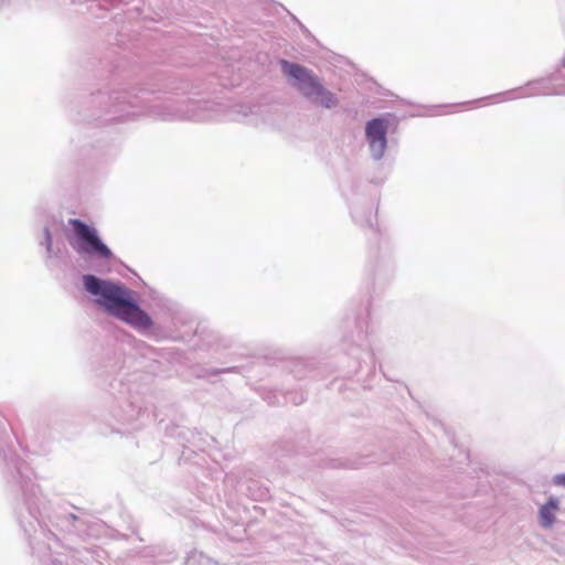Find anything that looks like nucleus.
<instances>
[{
	"instance_id": "obj_1",
	"label": "nucleus",
	"mask_w": 565,
	"mask_h": 565,
	"mask_svg": "<svg viewBox=\"0 0 565 565\" xmlns=\"http://www.w3.org/2000/svg\"><path fill=\"white\" fill-rule=\"evenodd\" d=\"M83 280L85 289L94 296H99L97 302L110 315L135 328H150V317L136 303L129 301L126 288L110 281L100 280L93 275H85Z\"/></svg>"
},
{
	"instance_id": "obj_2",
	"label": "nucleus",
	"mask_w": 565,
	"mask_h": 565,
	"mask_svg": "<svg viewBox=\"0 0 565 565\" xmlns=\"http://www.w3.org/2000/svg\"><path fill=\"white\" fill-rule=\"evenodd\" d=\"M284 72L296 79L295 86L313 103L326 108H332L337 105V98L333 93L326 89L317 76L310 71L298 64L282 62Z\"/></svg>"
},
{
	"instance_id": "obj_3",
	"label": "nucleus",
	"mask_w": 565,
	"mask_h": 565,
	"mask_svg": "<svg viewBox=\"0 0 565 565\" xmlns=\"http://www.w3.org/2000/svg\"><path fill=\"white\" fill-rule=\"evenodd\" d=\"M68 224L72 227L70 244L77 253L95 256L105 260L113 258V252L100 239L95 227L78 218H71Z\"/></svg>"
},
{
	"instance_id": "obj_4",
	"label": "nucleus",
	"mask_w": 565,
	"mask_h": 565,
	"mask_svg": "<svg viewBox=\"0 0 565 565\" xmlns=\"http://www.w3.org/2000/svg\"><path fill=\"white\" fill-rule=\"evenodd\" d=\"M366 138L373 151L382 156L386 147V125L382 119H372L366 125Z\"/></svg>"
},
{
	"instance_id": "obj_5",
	"label": "nucleus",
	"mask_w": 565,
	"mask_h": 565,
	"mask_svg": "<svg viewBox=\"0 0 565 565\" xmlns=\"http://www.w3.org/2000/svg\"><path fill=\"white\" fill-rule=\"evenodd\" d=\"M558 510V502L556 499H550L540 510V522L542 526L550 527L555 520V513Z\"/></svg>"
},
{
	"instance_id": "obj_6",
	"label": "nucleus",
	"mask_w": 565,
	"mask_h": 565,
	"mask_svg": "<svg viewBox=\"0 0 565 565\" xmlns=\"http://www.w3.org/2000/svg\"><path fill=\"white\" fill-rule=\"evenodd\" d=\"M556 482H557V484H561V486L565 487V475L557 476Z\"/></svg>"
}]
</instances>
